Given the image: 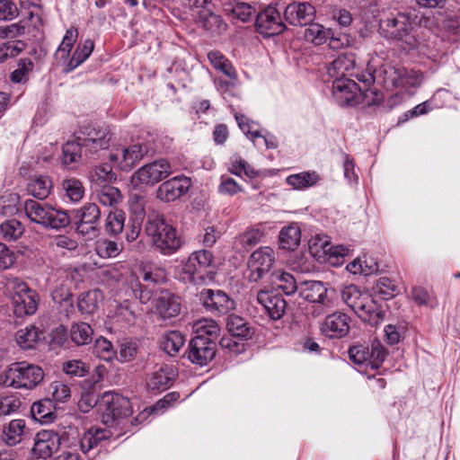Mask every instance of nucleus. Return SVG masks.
Segmentation results:
<instances>
[{"label": "nucleus", "mask_w": 460, "mask_h": 460, "mask_svg": "<svg viewBox=\"0 0 460 460\" xmlns=\"http://www.w3.org/2000/svg\"><path fill=\"white\" fill-rule=\"evenodd\" d=\"M145 233L154 247L164 255L173 254L182 243L176 229L165 221L163 215L155 211L147 215Z\"/></svg>", "instance_id": "1"}, {"label": "nucleus", "mask_w": 460, "mask_h": 460, "mask_svg": "<svg viewBox=\"0 0 460 460\" xmlns=\"http://www.w3.org/2000/svg\"><path fill=\"white\" fill-rule=\"evenodd\" d=\"M413 30L411 15L407 13H390L379 22V33L387 40L404 41L409 48H419L421 41Z\"/></svg>", "instance_id": "2"}, {"label": "nucleus", "mask_w": 460, "mask_h": 460, "mask_svg": "<svg viewBox=\"0 0 460 460\" xmlns=\"http://www.w3.org/2000/svg\"><path fill=\"white\" fill-rule=\"evenodd\" d=\"M22 209L28 219L46 229L59 230L71 223V217L66 211L58 209L31 199H28L22 205Z\"/></svg>", "instance_id": "3"}, {"label": "nucleus", "mask_w": 460, "mask_h": 460, "mask_svg": "<svg viewBox=\"0 0 460 460\" xmlns=\"http://www.w3.org/2000/svg\"><path fill=\"white\" fill-rule=\"evenodd\" d=\"M43 377V370L39 366L25 361L15 362L0 375V384L15 389L31 390L42 382Z\"/></svg>", "instance_id": "4"}, {"label": "nucleus", "mask_w": 460, "mask_h": 460, "mask_svg": "<svg viewBox=\"0 0 460 460\" xmlns=\"http://www.w3.org/2000/svg\"><path fill=\"white\" fill-rule=\"evenodd\" d=\"M377 77L386 87L404 88L420 86L423 81L422 75L414 70H408L401 66L390 63L383 64L377 70Z\"/></svg>", "instance_id": "5"}, {"label": "nucleus", "mask_w": 460, "mask_h": 460, "mask_svg": "<svg viewBox=\"0 0 460 460\" xmlns=\"http://www.w3.org/2000/svg\"><path fill=\"white\" fill-rule=\"evenodd\" d=\"M73 220L78 234L88 239L95 238L101 230V210L95 203L87 202L79 208L74 209Z\"/></svg>", "instance_id": "6"}, {"label": "nucleus", "mask_w": 460, "mask_h": 460, "mask_svg": "<svg viewBox=\"0 0 460 460\" xmlns=\"http://www.w3.org/2000/svg\"><path fill=\"white\" fill-rule=\"evenodd\" d=\"M8 288L13 293V312L18 317L33 314L38 308V295L28 285L18 279L9 280Z\"/></svg>", "instance_id": "7"}, {"label": "nucleus", "mask_w": 460, "mask_h": 460, "mask_svg": "<svg viewBox=\"0 0 460 460\" xmlns=\"http://www.w3.org/2000/svg\"><path fill=\"white\" fill-rule=\"evenodd\" d=\"M100 408L102 422L108 427H112L117 420L128 417L132 412L129 400L116 393L104 394Z\"/></svg>", "instance_id": "8"}, {"label": "nucleus", "mask_w": 460, "mask_h": 460, "mask_svg": "<svg viewBox=\"0 0 460 460\" xmlns=\"http://www.w3.org/2000/svg\"><path fill=\"white\" fill-rule=\"evenodd\" d=\"M172 173L166 159H157L138 168L131 176L134 186H154Z\"/></svg>", "instance_id": "9"}, {"label": "nucleus", "mask_w": 460, "mask_h": 460, "mask_svg": "<svg viewBox=\"0 0 460 460\" xmlns=\"http://www.w3.org/2000/svg\"><path fill=\"white\" fill-rule=\"evenodd\" d=\"M78 141L90 153L106 149L110 146L111 133L107 127L88 124L82 128Z\"/></svg>", "instance_id": "10"}, {"label": "nucleus", "mask_w": 460, "mask_h": 460, "mask_svg": "<svg viewBox=\"0 0 460 460\" xmlns=\"http://www.w3.org/2000/svg\"><path fill=\"white\" fill-rule=\"evenodd\" d=\"M274 261L275 253L270 247H261L253 252L248 261L251 270L249 280L252 282L259 281L271 269Z\"/></svg>", "instance_id": "11"}, {"label": "nucleus", "mask_w": 460, "mask_h": 460, "mask_svg": "<svg viewBox=\"0 0 460 460\" xmlns=\"http://www.w3.org/2000/svg\"><path fill=\"white\" fill-rule=\"evenodd\" d=\"M216 355V342L211 338L195 336L190 340L188 358L193 364L206 366Z\"/></svg>", "instance_id": "12"}, {"label": "nucleus", "mask_w": 460, "mask_h": 460, "mask_svg": "<svg viewBox=\"0 0 460 460\" xmlns=\"http://www.w3.org/2000/svg\"><path fill=\"white\" fill-rule=\"evenodd\" d=\"M255 24L259 33L266 37L278 35L286 30L279 12L270 5L257 15Z\"/></svg>", "instance_id": "13"}, {"label": "nucleus", "mask_w": 460, "mask_h": 460, "mask_svg": "<svg viewBox=\"0 0 460 460\" xmlns=\"http://www.w3.org/2000/svg\"><path fill=\"white\" fill-rule=\"evenodd\" d=\"M332 93L341 106H355L359 104L360 88L349 78L335 79L332 84Z\"/></svg>", "instance_id": "14"}, {"label": "nucleus", "mask_w": 460, "mask_h": 460, "mask_svg": "<svg viewBox=\"0 0 460 460\" xmlns=\"http://www.w3.org/2000/svg\"><path fill=\"white\" fill-rule=\"evenodd\" d=\"M199 300L208 311L218 314H226L234 308V300L222 290L203 289Z\"/></svg>", "instance_id": "15"}, {"label": "nucleus", "mask_w": 460, "mask_h": 460, "mask_svg": "<svg viewBox=\"0 0 460 460\" xmlns=\"http://www.w3.org/2000/svg\"><path fill=\"white\" fill-rule=\"evenodd\" d=\"M61 445V438L52 430H41L34 438L31 454L35 458L47 459L56 452Z\"/></svg>", "instance_id": "16"}, {"label": "nucleus", "mask_w": 460, "mask_h": 460, "mask_svg": "<svg viewBox=\"0 0 460 460\" xmlns=\"http://www.w3.org/2000/svg\"><path fill=\"white\" fill-rule=\"evenodd\" d=\"M300 296L310 303H323L324 305H334L333 290H329L323 282L309 280L300 284Z\"/></svg>", "instance_id": "17"}, {"label": "nucleus", "mask_w": 460, "mask_h": 460, "mask_svg": "<svg viewBox=\"0 0 460 460\" xmlns=\"http://www.w3.org/2000/svg\"><path fill=\"white\" fill-rule=\"evenodd\" d=\"M285 20L294 26H305L310 24L315 17L314 7L307 2H293L284 10Z\"/></svg>", "instance_id": "18"}, {"label": "nucleus", "mask_w": 460, "mask_h": 460, "mask_svg": "<svg viewBox=\"0 0 460 460\" xmlns=\"http://www.w3.org/2000/svg\"><path fill=\"white\" fill-rule=\"evenodd\" d=\"M190 186L188 177L175 176L164 181L156 190V198L164 202L174 201L184 195Z\"/></svg>", "instance_id": "19"}, {"label": "nucleus", "mask_w": 460, "mask_h": 460, "mask_svg": "<svg viewBox=\"0 0 460 460\" xmlns=\"http://www.w3.org/2000/svg\"><path fill=\"white\" fill-rule=\"evenodd\" d=\"M320 329L328 338H342L349 331V317L343 313L335 312L326 316Z\"/></svg>", "instance_id": "20"}, {"label": "nucleus", "mask_w": 460, "mask_h": 460, "mask_svg": "<svg viewBox=\"0 0 460 460\" xmlns=\"http://www.w3.org/2000/svg\"><path fill=\"white\" fill-rule=\"evenodd\" d=\"M256 297L271 319L279 320L285 314L287 302L280 295L261 289L257 291Z\"/></svg>", "instance_id": "21"}, {"label": "nucleus", "mask_w": 460, "mask_h": 460, "mask_svg": "<svg viewBox=\"0 0 460 460\" xmlns=\"http://www.w3.org/2000/svg\"><path fill=\"white\" fill-rule=\"evenodd\" d=\"M174 376L175 374L171 366L156 365L146 380V385L151 391L163 392L172 385Z\"/></svg>", "instance_id": "22"}, {"label": "nucleus", "mask_w": 460, "mask_h": 460, "mask_svg": "<svg viewBox=\"0 0 460 460\" xmlns=\"http://www.w3.org/2000/svg\"><path fill=\"white\" fill-rule=\"evenodd\" d=\"M154 307L164 319H170L177 316L181 311V304L177 296L168 290H162L154 298Z\"/></svg>", "instance_id": "23"}, {"label": "nucleus", "mask_w": 460, "mask_h": 460, "mask_svg": "<svg viewBox=\"0 0 460 460\" xmlns=\"http://www.w3.org/2000/svg\"><path fill=\"white\" fill-rule=\"evenodd\" d=\"M356 58L354 54L340 55L327 68L328 75L335 79L348 78L355 75Z\"/></svg>", "instance_id": "24"}, {"label": "nucleus", "mask_w": 460, "mask_h": 460, "mask_svg": "<svg viewBox=\"0 0 460 460\" xmlns=\"http://www.w3.org/2000/svg\"><path fill=\"white\" fill-rule=\"evenodd\" d=\"M353 312L358 314L362 321L371 325H377L384 318L382 310L367 294H365L364 298L360 303H358Z\"/></svg>", "instance_id": "25"}, {"label": "nucleus", "mask_w": 460, "mask_h": 460, "mask_svg": "<svg viewBox=\"0 0 460 460\" xmlns=\"http://www.w3.org/2000/svg\"><path fill=\"white\" fill-rule=\"evenodd\" d=\"M149 152L147 144L137 143L121 150L119 166L123 171H129Z\"/></svg>", "instance_id": "26"}, {"label": "nucleus", "mask_w": 460, "mask_h": 460, "mask_svg": "<svg viewBox=\"0 0 460 460\" xmlns=\"http://www.w3.org/2000/svg\"><path fill=\"white\" fill-rule=\"evenodd\" d=\"M111 436V432L108 429L92 428L84 433L78 443L74 445V448L79 447L84 454H87L101 441L108 439Z\"/></svg>", "instance_id": "27"}, {"label": "nucleus", "mask_w": 460, "mask_h": 460, "mask_svg": "<svg viewBox=\"0 0 460 460\" xmlns=\"http://www.w3.org/2000/svg\"><path fill=\"white\" fill-rule=\"evenodd\" d=\"M26 432L25 420L15 419L4 427L2 438L8 446H16L22 442Z\"/></svg>", "instance_id": "28"}, {"label": "nucleus", "mask_w": 460, "mask_h": 460, "mask_svg": "<svg viewBox=\"0 0 460 460\" xmlns=\"http://www.w3.org/2000/svg\"><path fill=\"white\" fill-rule=\"evenodd\" d=\"M271 285L287 296L293 295L299 289L293 275L282 270H276L271 274Z\"/></svg>", "instance_id": "29"}, {"label": "nucleus", "mask_w": 460, "mask_h": 460, "mask_svg": "<svg viewBox=\"0 0 460 460\" xmlns=\"http://www.w3.org/2000/svg\"><path fill=\"white\" fill-rule=\"evenodd\" d=\"M32 418L40 423L52 422L56 418L55 406L51 400L45 399L34 402L31 407Z\"/></svg>", "instance_id": "30"}, {"label": "nucleus", "mask_w": 460, "mask_h": 460, "mask_svg": "<svg viewBox=\"0 0 460 460\" xmlns=\"http://www.w3.org/2000/svg\"><path fill=\"white\" fill-rule=\"evenodd\" d=\"M51 190L52 181L46 175H40L31 179L26 188L28 194L38 199H47Z\"/></svg>", "instance_id": "31"}, {"label": "nucleus", "mask_w": 460, "mask_h": 460, "mask_svg": "<svg viewBox=\"0 0 460 460\" xmlns=\"http://www.w3.org/2000/svg\"><path fill=\"white\" fill-rule=\"evenodd\" d=\"M199 22L202 27L213 34H220L226 30V23L220 15L214 13L209 8L202 10L199 14Z\"/></svg>", "instance_id": "32"}, {"label": "nucleus", "mask_w": 460, "mask_h": 460, "mask_svg": "<svg viewBox=\"0 0 460 460\" xmlns=\"http://www.w3.org/2000/svg\"><path fill=\"white\" fill-rule=\"evenodd\" d=\"M226 329L233 337L248 340L252 337L253 330L242 317L231 314L227 318Z\"/></svg>", "instance_id": "33"}, {"label": "nucleus", "mask_w": 460, "mask_h": 460, "mask_svg": "<svg viewBox=\"0 0 460 460\" xmlns=\"http://www.w3.org/2000/svg\"><path fill=\"white\" fill-rule=\"evenodd\" d=\"M208 59L216 70L220 71L230 79H237V73L232 63L219 50L209 51Z\"/></svg>", "instance_id": "34"}, {"label": "nucleus", "mask_w": 460, "mask_h": 460, "mask_svg": "<svg viewBox=\"0 0 460 460\" xmlns=\"http://www.w3.org/2000/svg\"><path fill=\"white\" fill-rule=\"evenodd\" d=\"M102 298L99 289H93L79 295L77 301L78 310L82 314H93L98 308V303Z\"/></svg>", "instance_id": "35"}, {"label": "nucleus", "mask_w": 460, "mask_h": 460, "mask_svg": "<svg viewBox=\"0 0 460 460\" xmlns=\"http://www.w3.org/2000/svg\"><path fill=\"white\" fill-rule=\"evenodd\" d=\"M40 332L35 325H28L16 332L15 340L20 348L31 349L40 340Z\"/></svg>", "instance_id": "36"}, {"label": "nucleus", "mask_w": 460, "mask_h": 460, "mask_svg": "<svg viewBox=\"0 0 460 460\" xmlns=\"http://www.w3.org/2000/svg\"><path fill=\"white\" fill-rule=\"evenodd\" d=\"M280 246L286 250H295L300 243L301 230L296 224L283 228L279 235Z\"/></svg>", "instance_id": "37"}, {"label": "nucleus", "mask_w": 460, "mask_h": 460, "mask_svg": "<svg viewBox=\"0 0 460 460\" xmlns=\"http://www.w3.org/2000/svg\"><path fill=\"white\" fill-rule=\"evenodd\" d=\"M97 200L103 206L115 207L122 200V194L118 188L104 185L95 190Z\"/></svg>", "instance_id": "38"}, {"label": "nucleus", "mask_w": 460, "mask_h": 460, "mask_svg": "<svg viewBox=\"0 0 460 460\" xmlns=\"http://www.w3.org/2000/svg\"><path fill=\"white\" fill-rule=\"evenodd\" d=\"M20 196L13 192H5L0 197V215L4 217H12L21 211Z\"/></svg>", "instance_id": "39"}, {"label": "nucleus", "mask_w": 460, "mask_h": 460, "mask_svg": "<svg viewBox=\"0 0 460 460\" xmlns=\"http://www.w3.org/2000/svg\"><path fill=\"white\" fill-rule=\"evenodd\" d=\"M89 178L96 187L110 185L116 180L115 173L110 164H104L96 166L90 172Z\"/></svg>", "instance_id": "40"}, {"label": "nucleus", "mask_w": 460, "mask_h": 460, "mask_svg": "<svg viewBox=\"0 0 460 460\" xmlns=\"http://www.w3.org/2000/svg\"><path fill=\"white\" fill-rule=\"evenodd\" d=\"M93 48L94 45L91 40L80 42L67 63V71H72L84 63L92 54Z\"/></svg>", "instance_id": "41"}, {"label": "nucleus", "mask_w": 460, "mask_h": 460, "mask_svg": "<svg viewBox=\"0 0 460 460\" xmlns=\"http://www.w3.org/2000/svg\"><path fill=\"white\" fill-rule=\"evenodd\" d=\"M319 180L320 176L315 172H303L289 175L287 182L296 190H303L315 185Z\"/></svg>", "instance_id": "42"}, {"label": "nucleus", "mask_w": 460, "mask_h": 460, "mask_svg": "<svg viewBox=\"0 0 460 460\" xmlns=\"http://www.w3.org/2000/svg\"><path fill=\"white\" fill-rule=\"evenodd\" d=\"M61 186L66 197L73 202L80 201L84 195V187L79 179L66 178L62 181Z\"/></svg>", "instance_id": "43"}, {"label": "nucleus", "mask_w": 460, "mask_h": 460, "mask_svg": "<svg viewBox=\"0 0 460 460\" xmlns=\"http://www.w3.org/2000/svg\"><path fill=\"white\" fill-rule=\"evenodd\" d=\"M332 248L333 246L327 235L316 234L309 241V252L317 259L332 252Z\"/></svg>", "instance_id": "44"}, {"label": "nucleus", "mask_w": 460, "mask_h": 460, "mask_svg": "<svg viewBox=\"0 0 460 460\" xmlns=\"http://www.w3.org/2000/svg\"><path fill=\"white\" fill-rule=\"evenodd\" d=\"M184 336L178 331H171L164 334L161 345L163 349L170 356H174L184 345Z\"/></svg>", "instance_id": "45"}, {"label": "nucleus", "mask_w": 460, "mask_h": 460, "mask_svg": "<svg viewBox=\"0 0 460 460\" xmlns=\"http://www.w3.org/2000/svg\"><path fill=\"white\" fill-rule=\"evenodd\" d=\"M82 143L68 141L62 147V163L64 165L73 168V164L79 163L81 157Z\"/></svg>", "instance_id": "46"}, {"label": "nucleus", "mask_w": 460, "mask_h": 460, "mask_svg": "<svg viewBox=\"0 0 460 460\" xmlns=\"http://www.w3.org/2000/svg\"><path fill=\"white\" fill-rule=\"evenodd\" d=\"M23 233V225L16 219L5 220L0 225V234L5 241H16Z\"/></svg>", "instance_id": "47"}, {"label": "nucleus", "mask_w": 460, "mask_h": 460, "mask_svg": "<svg viewBox=\"0 0 460 460\" xmlns=\"http://www.w3.org/2000/svg\"><path fill=\"white\" fill-rule=\"evenodd\" d=\"M196 336L211 338L215 341L220 334V327L216 321L212 319H200L194 324Z\"/></svg>", "instance_id": "48"}, {"label": "nucleus", "mask_w": 460, "mask_h": 460, "mask_svg": "<svg viewBox=\"0 0 460 460\" xmlns=\"http://www.w3.org/2000/svg\"><path fill=\"white\" fill-rule=\"evenodd\" d=\"M93 329L86 323H77L71 326L70 338L76 345H85L92 341Z\"/></svg>", "instance_id": "49"}, {"label": "nucleus", "mask_w": 460, "mask_h": 460, "mask_svg": "<svg viewBox=\"0 0 460 460\" xmlns=\"http://www.w3.org/2000/svg\"><path fill=\"white\" fill-rule=\"evenodd\" d=\"M125 213L121 210L111 211L106 218L105 230L109 234L117 235L123 230L125 225Z\"/></svg>", "instance_id": "50"}, {"label": "nucleus", "mask_w": 460, "mask_h": 460, "mask_svg": "<svg viewBox=\"0 0 460 460\" xmlns=\"http://www.w3.org/2000/svg\"><path fill=\"white\" fill-rule=\"evenodd\" d=\"M261 238V233L259 230H250L235 238L234 248L239 251H249L256 245Z\"/></svg>", "instance_id": "51"}, {"label": "nucleus", "mask_w": 460, "mask_h": 460, "mask_svg": "<svg viewBox=\"0 0 460 460\" xmlns=\"http://www.w3.org/2000/svg\"><path fill=\"white\" fill-rule=\"evenodd\" d=\"M332 35L330 29L324 28L319 23H310L305 30V36L315 45H321Z\"/></svg>", "instance_id": "52"}, {"label": "nucleus", "mask_w": 460, "mask_h": 460, "mask_svg": "<svg viewBox=\"0 0 460 460\" xmlns=\"http://www.w3.org/2000/svg\"><path fill=\"white\" fill-rule=\"evenodd\" d=\"M127 273V267L121 263H114L101 270V276L107 282H119Z\"/></svg>", "instance_id": "53"}, {"label": "nucleus", "mask_w": 460, "mask_h": 460, "mask_svg": "<svg viewBox=\"0 0 460 460\" xmlns=\"http://www.w3.org/2000/svg\"><path fill=\"white\" fill-rule=\"evenodd\" d=\"M202 270L197 265V262L192 260L191 254L189 256L188 260L182 264L181 269L178 270V278L180 280L183 282H194L195 278L198 274H199Z\"/></svg>", "instance_id": "54"}, {"label": "nucleus", "mask_w": 460, "mask_h": 460, "mask_svg": "<svg viewBox=\"0 0 460 460\" xmlns=\"http://www.w3.org/2000/svg\"><path fill=\"white\" fill-rule=\"evenodd\" d=\"M93 353L101 359L106 361H110L117 356L111 342L103 337H100L95 341Z\"/></svg>", "instance_id": "55"}, {"label": "nucleus", "mask_w": 460, "mask_h": 460, "mask_svg": "<svg viewBox=\"0 0 460 460\" xmlns=\"http://www.w3.org/2000/svg\"><path fill=\"white\" fill-rule=\"evenodd\" d=\"M95 249L101 258H114L118 256L122 250L118 243L108 239L100 240Z\"/></svg>", "instance_id": "56"}, {"label": "nucleus", "mask_w": 460, "mask_h": 460, "mask_svg": "<svg viewBox=\"0 0 460 460\" xmlns=\"http://www.w3.org/2000/svg\"><path fill=\"white\" fill-rule=\"evenodd\" d=\"M365 294H362L359 289L354 286L349 285L341 290V299L352 311L357 307L358 303H360L364 298Z\"/></svg>", "instance_id": "57"}, {"label": "nucleus", "mask_w": 460, "mask_h": 460, "mask_svg": "<svg viewBox=\"0 0 460 460\" xmlns=\"http://www.w3.org/2000/svg\"><path fill=\"white\" fill-rule=\"evenodd\" d=\"M387 356V350L379 341L371 343L368 362L373 368H379Z\"/></svg>", "instance_id": "58"}, {"label": "nucleus", "mask_w": 460, "mask_h": 460, "mask_svg": "<svg viewBox=\"0 0 460 460\" xmlns=\"http://www.w3.org/2000/svg\"><path fill=\"white\" fill-rule=\"evenodd\" d=\"M33 69V63L29 58H22L19 61L17 68L11 73L12 82L19 84L28 80L29 73Z\"/></svg>", "instance_id": "59"}, {"label": "nucleus", "mask_w": 460, "mask_h": 460, "mask_svg": "<svg viewBox=\"0 0 460 460\" xmlns=\"http://www.w3.org/2000/svg\"><path fill=\"white\" fill-rule=\"evenodd\" d=\"M138 354V345L132 341H125L120 343L118 360L120 362H130L134 360Z\"/></svg>", "instance_id": "60"}, {"label": "nucleus", "mask_w": 460, "mask_h": 460, "mask_svg": "<svg viewBox=\"0 0 460 460\" xmlns=\"http://www.w3.org/2000/svg\"><path fill=\"white\" fill-rule=\"evenodd\" d=\"M376 293L383 296L384 299L393 297L397 293V286L389 278H380L374 288Z\"/></svg>", "instance_id": "61"}, {"label": "nucleus", "mask_w": 460, "mask_h": 460, "mask_svg": "<svg viewBox=\"0 0 460 460\" xmlns=\"http://www.w3.org/2000/svg\"><path fill=\"white\" fill-rule=\"evenodd\" d=\"M63 371L70 376L82 377L89 372V366L81 360H68L64 362Z\"/></svg>", "instance_id": "62"}, {"label": "nucleus", "mask_w": 460, "mask_h": 460, "mask_svg": "<svg viewBox=\"0 0 460 460\" xmlns=\"http://www.w3.org/2000/svg\"><path fill=\"white\" fill-rule=\"evenodd\" d=\"M78 37V31L75 27L66 30L62 42L59 45L58 51L62 53V58H67L76 39Z\"/></svg>", "instance_id": "63"}, {"label": "nucleus", "mask_w": 460, "mask_h": 460, "mask_svg": "<svg viewBox=\"0 0 460 460\" xmlns=\"http://www.w3.org/2000/svg\"><path fill=\"white\" fill-rule=\"evenodd\" d=\"M348 353L349 359L357 365H362L367 362L369 358V349L362 344L350 347Z\"/></svg>", "instance_id": "64"}]
</instances>
